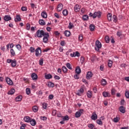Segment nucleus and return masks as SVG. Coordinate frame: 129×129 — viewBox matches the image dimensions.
I'll return each instance as SVG.
<instances>
[{"instance_id": "8", "label": "nucleus", "mask_w": 129, "mask_h": 129, "mask_svg": "<svg viewBox=\"0 0 129 129\" xmlns=\"http://www.w3.org/2000/svg\"><path fill=\"white\" fill-rule=\"evenodd\" d=\"M102 95L104 97H110V93L109 92H103L102 93Z\"/></svg>"}, {"instance_id": "17", "label": "nucleus", "mask_w": 129, "mask_h": 129, "mask_svg": "<svg viewBox=\"0 0 129 129\" xmlns=\"http://www.w3.org/2000/svg\"><path fill=\"white\" fill-rule=\"evenodd\" d=\"M31 118H32L30 117L29 116H25L24 118V121H26V122H30V121H31Z\"/></svg>"}, {"instance_id": "14", "label": "nucleus", "mask_w": 129, "mask_h": 129, "mask_svg": "<svg viewBox=\"0 0 129 129\" xmlns=\"http://www.w3.org/2000/svg\"><path fill=\"white\" fill-rule=\"evenodd\" d=\"M75 72L77 74H80L81 73V69H80V67H77L75 70Z\"/></svg>"}, {"instance_id": "5", "label": "nucleus", "mask_w": 129, "mask_h": 129, "mask_svg": "<svg viewBox=\"0 0 129 129\" xmlns=\"http://www.w3.org/2000/svg\"><path fill=\"white\" fill-rule=\"evenodd\" d=\"M5 80L7 82V83L9 85H13V84H14V83L13 82V81L12 80H11V79L8 77H6L5 78Z\"/></svg>"}, {"instance_id": "28", "label": "nucleus", "mask_w": 129, "mask_h": 129, "mask_svg": "<svg viewBox=\"0 0 129 129\" xmlns=\"http://www.w3.org/2000/svg\"><path fill=\"white\" fill-rule=\"evenodd\" d=\"M45 79H51L53 77L52 76V75H51V74H48L47 75H46L45 76Z\"/></svg>"}, {"instance_id": "2", "label": "nucleus", "mask_w": 129, "mask_h": 129, "mask_svg": "<svg viewBox=\"0 0 129 129\" xmlns=\"http://www.w3.org/2000/svg\"><path fill=\"white\" fill-rule=\"evenodd\" d=\"M95 49L97 52H99V49H101V47H102V45L101 44V42L99 41V40H97L95 43Z\"/></svg>"}, {"instance_id": "50", "label": "nucleus", "mask_w": 129, "mask_h": 129, "mask_svg": "<svg viewBox=\"0 0 129 129\" xmlns=\"http://www.w3.org/2000/svg\"><path fill=\"white\" fill-rule=\"evenodd\" d=\"M31 29V25L30 24L28 23L26 24V30L28 31H30V29Z\"/></svg>"}, {"instance_id": "3", "label": "nucleus", "mask_w": 129, "mask_h": 129, "mask_svg": "<svg viewBox=\"0 0 129 129\" xmlns=\"http://www.w3.org/2000/svg\"><path fill=\"white\" fill-rule=\"evenodd\" d=\"M102 13L100 11L95 12L94 13L93 19H96V18H98V19H100L101 17Z\"/></svg>"}, {"instance_id": "16", "label": "nucleus", "mask_w": 129, "mask_h": 129, "mask_svg": "<svg viewBox=\"0 0 129 129\" xmlns=\"http://www.w3.org/2000/svg\"><path fill=\"white\" fill-rule=\"evenodd\" d=\"M29 122H30V124H31L32 126H35V125H36V124H37V122L36 121V120L34 119L30 120V121Z\"/></svg>"}, {"instance_id": "26", "label": "nucleus", "mask_w": 129, "mask_h": 129, "mask_svg": "<svg viewBox=\"0 0 129 129\" xmlns=\"http://www.w3.org/2000/svg\"><path fill=\"white\" fill-rule=\"evenodd\" d=\"M10 53L11 54V57H14L16 56V52H15V50H14L13 49H11Z\"/></svg>"}, {"instance_id": "1", "label": "nucleus", "mask_w": 129, "mask_h": 129, "mask_svg": "<svg viewBox=\"0 0 129 129\" xmlns=\"http://www.w3.org/2000/svg\"><path fill=\"white\" fill-rule=\"evenodd\" d=\"M36 36L37 38H43V42L46 43L49 42V33L44 32V30H38L36 32Z\"/></svg>"}, {"instance_id": "9", "label": "nucleus", "mask_w": 129, "mask_h": 129, "mask_svg": "<svg viewBox=\"0 0 129 129\" xmlns=\"http://www.w3.org/2000/svg\"><path fill=\"white\" fill-rule=\"evenodd\" d=\"M4 20H5L6 22H9V21L12 20V17H11V16L10 15H5Z\"/></svg>"}, {"instance_id": "19", "label": "nucleus", "mask_w": 129, "mask_h": 129, "mask_svg": "<svg viewBox=\"0 0 129 129\" xmlns=\"http://www.w3.org/2000/svg\"><path fill=\"white\" fill-rule=\"evenodd\" d=\"M41 17L44 19L47 18V13H46V12L43 11V12L41 13Z\"/></svg>"}, {"instance_id": "45", "label": "nucleus", "mask_w": 129, "mask_h": 129, "mask_svg": "<svg viewBox=\"0 0 129 129\" xmlns=\"http://www.w3.org/2000/svg\"><path fill=\"white\" fill-rule=\"evenodd\" d=\"M105 41L106 42V43H109V37H108V36H106L105 37Z\"/></svg>"}, {"instance_id": "20", "label": "nucleus", "mask_w": 129, "mask_h": 129, "mask_svg": "<svg viewBox=\"0 0 129 129\" xmlns=\"http://www.w3.org/2000/svg\"><path fill=\"white\" fill-rule=\"evenodd\" d=\"M87 96L88 98H91L92 97V92L90 91H88Z\"/></svg>"}, {"instance_id": "46", "label": "nucleus", "mask_w": 129, "mask_h": 129, "mask_svg": "<svg viewBox=\"0 0 129 129\" xmlns=\"http://www.w3.org/2000/svg\"><path fill=\"white\" fill-rule=\"evenodd\" d=\"M63 120H69V116L68 115H66L64 117H62Z\"/></svg>"}, {"instance_id": "31", "label": "nucleus", "mask_w": 129, "mask_h": 129, "mask_svg": "<svg viewBox=\"0 0 129 129\" xmlns=\"http://www.w3.org/2000/svg\"><path fill=\"white\" fill-rule=\"evenodd\" d=\"M32 110L34 111V112H37V111L39 110V109H38V107L37 106H34L32 107Z\"/></svg>"}, {"instance_id": "38", "label": "nucleus", "mask_w": 129, "mask_h": 129, "mask_svg": "<svg viewBox=\"0 0 129 129\" xmlns=\"http://www.w3.org/2000/svg\"><path fill=\"white\" fill-rule=\"evenodd\" d=\"M125 96L126 98H129V91L127 90L125 91Z\"/></svg>"}, {"instance_id": "4", "label": "nucleus", "mask_w": 129, "mask_h": 129, "mask_svg": "<svg viewBox=\"0 0 129 129\" xmlns=\"http://www.w3.org/2000/svg\"><path fill=\"white\" fill-rule=\"evenodd\" d=\"M42 54V50H41L40 47H38L35 50V56L36 57H39V55H41Z\"/></svg>"}, {"instance_id": "55", "label": "nucleus", "mask_w": 129, "mask_h": 129, "mask_svg": "<svg viewBox=\"0 0 129 129\" xmlns=\"http://www.w3.org/2000/svg\"><path fill=\"white\" fill-rule=\"evenodd\" d=\"M80 53L78 51H76L75 53V57H80Z\"/></svg>"}, {"instance_id": "49", "label": "nucleus", "mask_w": 129, "mask_h": 129, "mask_svg": "<svg viewBox=\"0 0 129 129\" xmlns=\"http://www.w3.org/2000/svg\"><path fill=\"white\" fill-rule=\"evenodd\" d=\"M96 122L98 124H99L100 125H102V121H101V120L98 119L97 120Z\"/></svg>"}, {"instance_id": "36", "label": "nucleus", "mask_w": 129, "mask_h": 129, "mask_svg": "<svg viewBox=\"0 0 129 129\" xmlns=\"http://www.w3.org/2000/svg\"><path fill=\"white\" fill-rule=\"evenodd\" d=\"M101 84L103 86H105V85H106V80H105V79H102Z\"/></svg>"}, {"instance_id": "12", "label": "nucleus", "mask_w": 129, "mask_h": 129, "mask_svg": "<svg viewBox=\"0 0 129 129\" xmlns=\"http://www.w3.org/2000/svg\"><path fill=\"white\" fill-rule=\"evenodd\" d=\"M63 10V5L62 4H59L57 7V12H61Z\"/></svg>"}, {"instance_id": "13", "label": "nucleus", "mask_w": 129, "mask_h": 129, "mask_svg": "<svg viewBox=\"0 0 129 129\" xmlns=\"http://www.w3.org/2000/svg\"><path fill=\"white\" fill-rule=\"evenodd\" d=\"M119 109L120 112H121V113H125V108H124V107L123 106H120Z\"/></svg>"}, {"instance_id": "6", "label": "nucleus", "mask_w": 129, "mask_h": 129, "mask_svg": "<svg viewBox=\"0 0 129 129\" xmlns=\"http://www.w3.org/2000/svg\"><path fill=\"white\" fill-rule=\"evenodd\" d=\"M84 92V90L83 88H81L80 90H78V92L76 93V95L78 96H81L83 93Z\"/></svg>"}, {"instance_id": "18", "label": "nucleus", "mask_w": 129, "mask_h": 129, "mask_svg": "<svg viewBox=\"0 0 129 129\" xmlns=\"http://www.w3.org/2000/svg\"><path fill=\"white\" fill-rule=\"evenodd\" d=\"M22 21V18H21V16L17 15L16 18L15 19V22H21Z\"/></svg>"}, {"instance_id": "47", "label": "nucleus", "mask_w": 129, "mask_h": 129, "mask_svg": "<svg viewBox=\"0 0 129 129\" xmlns=\"http://www.w3.org/2000/svg\"><path fill=\"white\" fill-rule=\"evenodd\" d=\"M39 65H40V66H42L43 65V63H44V59H43V58H40L39 61Z\"/></svg>"}, {"instance_id": "51", "label": "nucleus", "mask_w": 129, "mask_h": 129, "mask_svg": "<svg viewBox=\"0 0 129 129\" xmlns=\"http://www.w3.org/2000/svg\"><path fill=\"white\" fill-rule=\"evenodd\" d=\"M108 66V67H110V68L112 67V61L109 60Z\"/></svg>"}, {"instance_id": "37", "label": "nucleus", "mask_w": 129, "mask_h": 129, "mask_svg": "<svg viewBox=\"0 0 129 129\" xmlns=\"http://www.w3.org/2000/svg\"><path fill=\"white\" fill-rule=\"evenodd\" d=\"M67 67L68 68V69H70V70H72V67L71 66V64L69 62L67 63Z\"/></svg>"}, {"instance_id": "7", "label": "nucleus", "mask_w": 129, "mask_h": 129, "mask_svg": "<svg viewBox=\"0 0 129 129\" xmlns=\"http://www.w3.org/2000/svg\"><path fill=\"white\" fill-rule=\"evenodd\" d=\"M91 118L93 120H96V119H97V114H96V113L95 112H94L92 113Z\"/></svg>"}, {"instance_id": "40", "label": "nucleus", "mask_w": 129, "mask_h": 129, "mask_svg": "<svg viewBox=\"0 0 129 129\" xmlns=\"http://www.w3.org/2000/svg\"><path fill=\"white\" fill-rule=\"evenodd\" d=\"M107 19L109 22H111V14L109 13L107 15Z\"/></svg>"}, {"instance_id": "35", "label": "nucleus", "mask_w": 129, "mask_h": 129, "mask_svg": "<svg viewBox=\"0 0 129 129\" xmlns=\"http://www.w3.org/2000/svg\"><path fill=\"white\" fill-rule=\"evenodd\" d=\"M68 28L70 29H73V28H74V25H73L72 22H70Z\"/></svg>"}, {"instance_id": "10", "label": "nucleus", "mask_w": 129, "mask_h": 129, "mask_svg": "<svg viewBox=\"0 0 129 129\" xmlns=\"http://www.w3.org/2000/svg\"><path fill=\"white\" fill-rule=\"evenodd\" d=\"M74 10L76 13H78L80 11V6H79V5L77 4L75 6Z\"/></svg>"}, {"instance_id": "52", "label": "nucleus", "mask_w": 129, "mask_h": 129, "mask_svg": "<svg viewBox=\"0 0 129 129\" xmlns=\"http://www.w3.org/2000/svg\"><path fill=\"white\" fill-rule=\"evenodd\" d=\"M83 40V35L80 34L79 35V41H82Z\"/></svg>"}, {"instance_id": "39", "label": "nucleus", "mask_w": 129, "mask_h": 129, "mask_svg": "<svg viewBox=\"0 0 129 129\" xmlns=\"http://www.w3.org/2000/svg\"><path fill=\"white\" fill-rule=\"evenodd\" d=\"M75 116L77 118H78V117H80V116H81V114H80V112L77 111L75 113Z\"/></svg>"}, {"instance_id": "33", "label": "nucleus", "mask_w": 129, "mask_h": 129, "mask_svg": "<svg viewBox=\"0 0 129 129\" xmlns=\"http://www.w3.org/2000/svg\"><path fill=\"white\" fill-rule=\"evenodd\" d=\"M62 70L63 73H67V71H68V70L67 69V68H66V67L65 66H63L62 67Z\"/></svg>"}, {"instance_id": "63", "label": "nucleus", "mask_w": 129, "mask_h": 129, "mask_svg": "<svg viewBox=\"0 0 129 129\" xmlns=\"http://www.w3.org/2000/svg\"><path fill=\"white\" fill-rule=\"evenodd\" d=\"M53 97H54V96H53V95H49L48 96V98L49 99H53Z\"/></svg>"}, {"instance_id": "58", "label": "nucleus", "mask_w": 129, "mask_h": 129, "mask_svg": "<svg viewBox=\"0 0 129 129\" xmlns=\"http://www.w3.org/2000/svg\"><path fill=\"white\" fill-rule=\"evenodd\" d=\"M54 78L55 79H56L57 80H59L60 79V77H59V76H57V75H55V76H54Z\"/></svg>"}, {"instance_id": "43", "label": "nucleus", "mask_w": 129, "mask_h": 129, "mask_svg": "<svg viewBox=\"0 0 129 129\" xmlns=\"http://www.w3.org/2000/svg\"><path fill=\"white\" fill-rule=\"evenodd\" d=\"M88 127H89V128L93 129V127H94V125L91 123H89L88 124Z\"/></svg>"}, {"instance_id": "11", "label": "nucleus", "mask_w": 129, "mask_h": 129, "mask_svg": "<svg viewBox=\"0 0 129 129\" xmlns=\"http://www.w3.org/2000/svg\"><path fill=\"white\" fill-rule=\"evenodd\" d=\"M93 74H92V73L91 72H88L86 75L87 79H90V78H91V77L93 76Z\"/></svg>"}, {"instance_id": "27", "label": "nucleus", "mask_w": 129, "mask_h": 129, "mask_svg": "<svg viewBox=\"0 0 129 129\" xmlns=\"http://www.w3.org/2000/svg\"><path fill=\"white\" fill-rule=\"evenodd\" d=\"M22 98H23V97L21 95H19V96H17L15 99H16V101H22Z\"/></svg>"}, {"instance_id": "56", "label": "nucleus", "mask_w": 129, "mask_h": 129, "mask_svg": "<svg viewBox=\"0 0 129 129\" xmlns=\"http://www.w3.org/2000/svg\"><path fill=\"white\" fill-rule=\"evenodd\" d=\"M40 119L41 120H47V117L46 116H41L40 117Z\"/></svg>"}, {"instance_id": "25", "label": "nucleus", "mask_w": 129, "mask_h": 129, "mask_svg": "<svg viewBox=\"0 0 129 129\" xmlns=\"http://www.w3.org/2000/svg\"><path fill=\"white\" fill-rule=\"evenodd\" d=\"M62 15L63 16H64V17H66L68 15V10H63L62 11Z\"/></svg>"}, {"instance_id": "62", "label": "nucleus", "mask_w": 129, "mask_h": 129, "mask_svg": "<svg viewBox=\"0 0 129 129\" xmlns=\"http://www.w3.org/2000/svg\"><path fill=\"white\" fill-rule=\"evenodd\" d=\"M56 113H57V110H52L53 115H56Z\"/></svg>"}, {"instance_id": "32", "label": "nucleus", "mask_w": 129, "mask_h": 129, "mask_svg": "<svg viewBox=\"0 0 129 129\" xmlns=\"http://www.w3.org/2000/svg\"><path fill=\"white\" fill-rule=\"evenodd\" d=\"M112 20L114 23H116V22H117V17H116V16L113 15L112 17Z\"/></svg>"}, {"instance_id": "34", "label": "nucleus", "mask_w": 129, "mask_h": 129, "mask_svg": "<svg viewBox=\"0 0 129 129\" xmlns=\"http://www.w3.org/2000/svg\"><path fill=\"white\" fill-rule=\"evenodd\" d=\"M116 93V90L114 89H112L111 90V95H115V93Z\"/></svg>"}, {"instance_id": "60", "label": "nucleus", "mask_w": 129, "mask_h": 129, "mask_svg": "<svg viewBox=\"0 0 129 129\" xmlns=\"http://www.w3.org/2000/svg\"><path fill=\"white\" fill-rule=\"evenodd\" d=\"M124 99H122L120 101V105H124Z\"/></svg>"}, {"instance_id": "15", "label": "nucleus", "mask_w": 129, "mask_h": 129, "mask_svg": "<svg viewBox=\"0 0 129 129\" xmlns=\"http://www.w3.org/2000/svg\"><path fill=\"white\" fill-rule=\"evenodd\" d=\"M31 78L33 80H37L38 79V75L36 74L33 73L31 75Z\"/></svg>"}, {"instance_id": "23", "label": "nucleus", "mask_w": 129, "mask_h": 129, "mask_svg": "<svg viewBox=\"0 0 129 129\" xmlns=\"http://www.w3.org/2000/svg\"><path fill=\"white\" fill-rule=\"evenodd\" d=\"M17 66V60L16 59H14L12 62H11V66L12 67H16Z\"/></svg>"}, {"instance_id": "24", "label": "nucleus", "mask_w": 129, "mask_h": 129, "mask_svg": "<svg viewBox=\"0 0 129 129\" xmlns=\"http://www.w3.org/2000/svg\"><path fill=\"white\" fill-rule=\"evenodd\" d=\"M95 29V26L93 24L90 25V30L92 32H93L94 31V29Z\"/></svg>"}, {"instance_id": "61", "label": "nucleus", "mask_w": 129, "mask_h": 129, "mask_svg": "<svg viewBox=\"0 0 129 129\" xmlns=\"http://www.w3.org/2000/svg\"><path fill=\"white\" fill-rule=\"evenodd\" d=\"M13 61H14V60H12L11 59H8L7 60V63H12Z\"/></svg>"}, {"instance_id": "57", "label": "nucleus", "mask_w": 129, "mask_h": 129, "mask_svg": "<svg viewBox=\"0 0 129 129\" xmlns=\"http://www.w3.org/2000/svg\"><path fill=\"white\" fill-rule=\"evenodd\" d=\"M16 47L17 48V49H18L19 50H21V49H22V47L21 46V45L20 44H18L16 45Z\"/></svg>"}, {"instance_id": "44", "label": "nucleus", "mask_w": 129, "mask_h": 129, "mask_svg": "<svg viewBox=\"0 0 129 129\" xmlns=\"http://www.w3.org/2000/svg\"><path fill=\"white\" fill-rule=\"evenodd\" d=\"M29 51L31 52V53H34L36 50H35L34 47H30Z\"/></svg>"}, {"instance_id": "48", "label": "nucleus", "mask_w": 129, "mask_h": 129, "mask_svg": "<svg viewBox=\"0 0 129 129\" xmlns=\"http://www.w3.org/2000/svg\"><path fill=\"white\" fill-rule=\"evenodd\" d=\"M119 121V118L118 117H116L113 119L114 122H118Z\"/></svg>"}, {"instance_id": "64", "label": "nucleus", "mask_w": 129, "mask_h": 129, "mask_svg": "<svg viewBox=\"0 0 129 129\" xmlns=\"http://www.w3.org/2000/svg\"><path fill=\"white\" fill-rule=\"evenodd\" d=\"M124 79L126 81H127L128 82H129V77H125Z\"/></svg>"}, {"instance_id": "53", "label": "nucleus", "mask_w": 129, "mask_h": 129, "mask_svg": "<svg viewBox=\"0 0 129 129\" xmlns=\"http://www.w3.org/2000/svg\"><path fill=\"white\" fill-rule=\"evenodd\" d=\"M42 107L44 109H47V104H46V103H43L42 104Z\"/></svg>"}, {"instance_id": "29", "label": "nucleus", "mask_w": 129, "mask_h": 129, "mask_svg": "<svg viewBox=\"0 0 129 129\" xmlns=\"http://www.w3.org/2000/svg\"><path fill=\"white\" fill-rule=\"evenodd\" d=\"M89 19V17H88V15H85L83 16V20L84 21H88Z\"/></svg>"}, {"instance_id": "30", "label": "nucleus", "mask_w": 129, "mask_h": 129, "mask_svg": "<svg viewBox=\"0 0 129 129\" xmlns=\"http://www.w3.org/2000/svg\"><path fill=\"white\" fill-rule=\"evenodd\" d=\"M39 23L41 26H45L46 25V23H45V21H44V20H39Z\"/></svg>"}, {"instance_id": "22", "label": "nucleus", "mask_w": 129, "mask_h": 129, "mask_svg": "<svg viewBox=\"0 0 129 129\" xmlns=\"http://www.w3.org/2000/svg\"><path fill=\"white\" fill-rule=\"evenodd\" d=\"M15 92H16V90H15V89H12L8 92V94L12 95V94H14V93H15Z\"/></svg>"}, {"instance_id": "42", "label": "nucleus", "mask_w": 129, "mask_h": 129, "mask_svg": "<svg viewBox=\"0 0 129 129\" xmlns=\"http://www.w3.org/2000/svg\"><path fill=\"white\" fill-rule=\"evenodd\" d=\"M26 94H27V95H29V94L31 93V89H30L29 88H26Z\"/></svg>"}, {"instance_id": "41", "label": "nucleus", "mask_w": 129, "mask_h": 129, "mask_svg": "<svg viewBox=\"0 0 129 129\" xmlns=\"http://www.w3.org/2000/svg\"><path fill=\"white\" fill-rule=\"evenodd\" d=\"M48 87H54V83L50 82L48 83Z\"/></svg>"}, {"instance_id": "59", "label": "nucleus", "mask_w": 129, "mask_h": 129, "mask_svg": "<svg viewBox=\"0 0 129 129\" xmlns=\"http://www.w3.org/2000/svg\"><path fill=\"white\" fill-rule=\"evenodd\" d=\"M60 45L61 46H65V41L64 40L61 41L60 42Z\"/></svg>"}, {"instance_id": "54", "label": "nucleus", "mask_w": 129, "mask_h": 129, "mask_svg": "<svg viewBox=\"0 0 129 129\" xmlns=\"http://www.w3.org/2000/svg\"><path fill=\"white\" fill-rule=\"evenodd\" d=\"M21 10L22 11V12H26V11H27V7H22L21 8Z\"/></svg>"}, {"instance_id": "21", "label": "nucleus", "mask_w": 129, "mask_h": 129, "mask_svg": "<svg viewBox=\"0 0 129 129\" xmlns=\"http://www.w3.org/2000/svg\"><path fill=\"white\" fill-rule=\"evenodd\" d=\"M64 34L66 36V37H69L70 36L71 33L70 32V31L68 30H66L64 32Z\"/></svg>"}]
</instances>
